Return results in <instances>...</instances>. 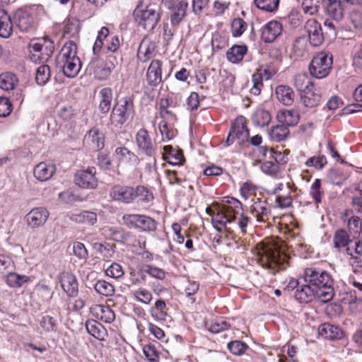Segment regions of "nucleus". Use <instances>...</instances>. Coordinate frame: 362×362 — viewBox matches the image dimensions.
I'll return each instance as SVG.
<instances>
[{"label":"nucleus","instance_id":"obj_1","mask_svg":"<svg viewBox=\"0 0 362 362\" xmlns=\"http://www.w3.org/2000/svg\"><path fill=\"white\" fill-rule=\"evenodd\" d=\"M286 250L285 243L278 237L266 238L254 247L257 263L271 274L285 269L288 264L290 257Z\"/></svg>","mask_w":362,"mask_h":362},{"label":"nucleus","instance_id":"obj_2","mask_svg":"<svg viewBox=\"0 0 362 362\" xmlns=\"http://www.w3.org/2000/svg\"><path fill=\"white\" fill-rule=\"evenodd\" d=\"M243 204L238 199L232 197H224L221 206L213 218V225L219 228L225 226V223L234 224L243 235L247 233V228L252 224V220L247 214L242 213Z\"/></svg>","mask_w":362,"mask_h":362},{"label":"nucleus","instance_id":"obj_3","mask_svg":"<svg viewBox=\"0 0 362 362\" xmlns=\"http://www.w3.org/2000/svg\"><path fill=\"white\" fill-rule=\"evenodd\" d=\"M303 279L318 293V298L322 303H327L334 296L332 276L327 271L319 267H306L303 272Z\"/></svg>","mask_w":362,"mask_h":362},{"label":"nucleus","instance_id":"obj_4","mask_svg":"<svg viewBox=\"0 0 362 362\" xmlns=\"http://www.w3.org/2000/svg\"><path fill=\"white\" fill-rule=\"evenodd\" d=\"M110 197L115 202L125 204L135 202L136 200L142 203L153 202V192L144 185H130L124 183L114 185L110 189Z\"/></svg>","mask_w":362,"mask_h":362},{"label":"nucleus","instance_id":"obj_5","mask_svg":"<svg viewBox=\"0 0 362 362\" xmlns=\"http://www.w3.org/2000/svg\"><path fill=\"white\" fill-rule=\"evenodd\" d=\"M29 59L36 64L38 68H49L46 64L54 52L53 42L47 37L32 40L29 44Z\"/></svg>","mask_w":362,"mask_h":362},{"label":"nucleus","instance_id":"obj_6","mask_svg":"<svg viewBox=\"0 0 362 362\" xmlns=\"http://www.w3.org/2000/svg\"><path fill=\"white\" fill-rule=\"evenodd\" d=\"M135 115L134 98L127 96L114 105L110 116V122L114 127H121Z\"/></svg>","mask_w":362,"mask_h":362},{"label":"nucleus","instance_id":"obj_7","mask_svg":"<svg viewBox=\"0 0 362 362\" xmlns=\"http://www.w3.org/2000/svg\"><path fill=\"white\" fill-rule=\"evenodd\" d=\"M250 131L247 125V119L244 116L239 115L230 123V129L223 146H230L237 140L239 146H243L248 141Z\"/></svg>","mask_w":362,"mask_h":362},{"label":"nucleus","instance_id":"obj_8","mask_svg":"<svg viewBox=\"0 0 362 362\" xmlns=\"http://www.w3.org/2000/svg\"><path fill=\"white\" fill-rule=\"evenodd\" d=\"M134 13L139 25L144 30L151 31L160 20L161 9L158 5L150 4L144 9L136 8Z\"/></svg>","mask_w":362,"mask_h":362},{"label":"nucleus","instance_id":"obj_9","mask_svg":"<svg viewBox=\"0 0 362 362\" xmlns=\"http://www.w3.org/2000/svg\"><path fill=\"white\" fill-rule=\"evenodd\" d=\"M123 223L129 228L142 232H153L157 229V221L144 214H126L122 216Z\"/></svg>","mask_w":362,"mask_h":362},{"label":"nucleus","instance_id":"obj_10","mask_svg":"<svg viewBox=\"0 0 362 362\" xmlns=\"http://www.w3.org/2000/svg\"><path fill=\"white\" fill-rule=\"evenodd\" d=\"M297 187L293 182H288L286 185L279 183L274 189V194L276 195L274 206L280 209H286L292 206L293 197L292 192H296Z\"/></svg>","mask_w":362,"mask_h":362},{"label":"nucleus","instance_id":"obj_11","mask_svg":"<svg viewBox=\"0 0 362 362\" xmlns=\"http://www.w3.org/2000/svg\"><path fill=\"white\" fill-rule=\"evenodd\" d=\"M250 211L257 222L266 223L267 226L275 222V217L272 216L271 207L266 199L257 198L250 206Z\"/></svg>","mask_w":362,"mask_h":362},{"label":"nucleus","instance_id":"obj_12","mask_svg":"<svg viewBox=\"0 0 362 362\" xmlns=\"http://www.w3.org/2000/svg\"><path fill=\"white\" fill-rule=\"evenodd\" d=\"M59 68H81L82 64L80 59L76 56V45L71 42L69 46L65 45L61 53L57 58Z\"/></svg>","mask_w":362,"mask_h":362},{"label":"nucleus","instance_id":"obj_13","mask_svg":"<svg viewBox=\"0 0 362 362\" xmlns=\"http://www.w3.org/2000/svg\"><path fill=\"white\" fill-rule=\"evenodd\" d=\"M95 167H88L86 169L78 170L74 175V181L77 186L83 189H95L98 186V179L95 177Z\"/></svg>","mask_w":362,"mask_h":362},{"label":"nucleus","instance_id":"obj_14","mask_svg":"<svg viewBox=\"0 0 362 362\" xmlns=\"http://www.w3.org/2000/svg\"><path fill=\"white\" fill-rule=\"evenodd\" d=\"M135 139L136 146L142 153L148 157L156 154V146L145 128L138 130L135 135Z\"/></svg>","mask_w":362,"mask_h":362},{"label":"nucleus","instance_id":"obj_15","mask_svg":"<svg viewBox=\"0 0 362 362\" xmlns=\"http://www.w3.org/2000/svg\"><path fill=\"white\" fill-rule=\"evenodd\" d=\"M49 216V212L47 209L35 207L25 215V221L28 227L35 229L44 226Z\"/></svg>","mask_w":362,"mask_h":362},{"label":"nucleus","instance_id":"obj_16","mask_svg":"<svg viewBox=\"0 0 362 362\" xmlns=\"http://www.w3.org/2000/svg\"><path fill=\"white\" fill-rule=\"evenodd\" d=\"M304 30L308 34L311 45L320 46L324 41V36L322 27L320 23L315 18H311L305 22Z\"/></svg>","mask_w":362,"mask_h":362},{"label":"nucleus","instance_id":"obj_17","mask_svg":"<svg viewBox=\"0 0 362 362\" xmlns=\"http://www.w3.org/2000/svg\"><path fill=\"white\" fill-rule=\"evenodd\" d=\"M89 310L91 316L98 322L110 324L115 320V311L107 305L95 304Z\"/></svg>","mask_w":362,"mask_h":362},{"label":"nucleus","instance_id":"obj_18","mask_svg":"<svg viewBox=\"0 0 362 362\" xmlns=\"http://www.w3.org/2000/svg\"><path fill=\"white\" fill-rule=\"evenodd\" d=\"M105 139V134L99 128L93 127L85 135L83 142L90 149L98 151L104 148Z\"/></svg>","mask_w":362,"mask_h":362},{"label":"nucleus","instance_id":"obj_19","mask_svg":"<svg viewBox=\"0 0 362 362\" xmlns=\"http://www.w3.org/2000/svg\"><path fill=\"white\" fill-rule=\"evenodd\" d=\"M256 72L252 76V87L250 93L255 95L260 94L263 87V81L272 79L276 74V69H256Z\"/></svg>","mask_w":362,"mask_h":362},{"label":"nucleus","instance_id":"obj_20","mask_svg":"<svg viewBox=\"0 0 362 362\" xmlns=\"http://www.w3.org/2000/svg\"><path fill=\"white\" fill-rule=\"evenodd\" d=\"M188 2L186 0H176L168 6L170 11V23L172 25H179L186 15Z\"/></svg>","mask_w":362,"mask_h":362},{"label":"nucleus","instance_id":"obj_21","mask_svg":"<svg viewBox=\"0 0 362 362\" xmlns=\"http://www.w3.org/2000/svg\"><path fill=\"white\" fill-rule=\"evenodd\" d=\"M14 20L16 25L22 32H28L34 28V18L27 9H18L15 13Z\"/></svg>","mask_w":362,"mask_h":362},{"label":"nucleus","instance_id":"obj_22","mask_svg":"<svg viewBox=\"0 0 362 362\" xmlns=\"http://www.w3.org/2000/svg\"><path fill=\"white\" fill-rule=\"evenodd\" d=\"M61 286L69 296H76L78 291V284L76 276L68 272H62L59 276Z\"/></svg>","mask_w":362,"mask_h":362},{"label":"nucleus","instance_id":"obj_23","mask_svg":"<svg viewBox=\"0 0 362 362\" xmlns=\"http://www.w3.org/2000/svg\"><path fill=\"white\" fill-rule=\"evenodd\" d=\"M163 159L173 165H180L185 162L183 152L181 149L175 148L170 145L163 147Z\"/></svg>","mask_w":362,"mask_h":362},{"label":"nucleus","instance_id":"obj_24","mask_svg":"<svg viewBox=\"0 0 362 362\" xmlns=\"http://www.w3.org/2000/svg\"><path fill=\"white\" fill-rule=\"evenodd\" d=\"M282 25L276 21L267 23L262 30L261 37L265 42H272L281 33Z\"/></svg>","mask_w":362,"mask_h":362},{"label":"nucleus","instance_id":"obj_25","mask_svg":"<svg viewBox=\"0 0 362 362\" xmlns=\"http://www.w3.org/2000/svg\"><path fill=\"white\" fill-rule=\"evenodd\" d=\"M318 334L322 338L332 341L341 339L344 337V332L340 327L329 323H323L320 325Z\"/></svg>","mask_w":362,"mask_h":362},{"label":"nucleus","instance_id":"obj_26","mask_svg":"<svg viewBox=\"0 0 362 362\" xmlns=\"http://www.w3.org/2000/svg\"><path fill=\"white\" fill-rule=\"evenodd\" d=\"M56 171L54 164L47 162H41L35 165L33 170L34 177L40 182L49 180Z\"/></svg>","mask_w":362,"mask_h":362},{"label":"nucleus","instance_id":"obj_27","mask_svg":"<svg viewBox=\"0 0 362 362\" xmlns=\"http://www.w3.org/2000/svg\"><path fill=\"white\" fill-rule=\"evenodd\" d=\"M86 329L91 336L99 341H105L108 335L105 327L94 319H90L86 322Z\"/></svg>","mask_w":362,"mask_h":362},{"label":"nucleus","instance_id":"obj_28","mask_svg":"<svg viewBox=\"0 0 362 362\" xmlns=\"http://www.w3.org/2000/svg\"><path fill=\"white\" fill-rule=\"evenodd\" d=\"M276 119L287 127L296 126L300 119V115L296 110H282L278 112Z\"/></svg>","mask_w":362,"mask_h":362},{"label":"nucleus","instance_id":"obj_29","mask_svg":"<svg viewBox=\"0 0 362 362\" xmlns=\"http://www.w3.org/2000/svg\"><path fill=\"white\" fill-rule=\"evenodd\" d=\"M168 310L165 301L163 299H158L149 309V313L155 320L164 322L168 315Z\"/></svg>","mask_w":362,"mask_h":362},{"label":"nucleus","instance_id":"obj_30","mask_svg":"<svg viewBox=\"0 0 362 362\" xmlns=\"http://www.w3.org/2000/svg\"><path fill=\"white\" fill-rule=\"evenodd\" d=\"M155 49V43L150 38L144 37L139 45L137 56L141 61L145 62L152 58Z\"/></svg>","mask_w":362,"mask_h":362},{"label":"nucleus","instance_id":"obj_31","mask_svg":"<svg viewBox=\"0 0 362 362\" xmlns=\"http://www.w3.org/2000/svg\"><path fill=\"white\" fill-rule=\"evenodd\" d=\"M300 98L303 104L307 107H314L317 106L321 100V95L316 92L314 86L303 90L300 94Z\"/></svg>","mask_w":362,"mask_h":362},{"label":"nucleus","instance_id":"obj_32","mask_svg":"<svg viewBox=\"0 0 362 362\" xmlns=\"http://www.w3.org/2000/svg\"><path fill=\"white\" fill-rule=\"evenodd\" d=\"M315 289L310 284L299 286L295 292V298L300 303L311 302L315 296Z\"/></svg>","mask_w":362,"mask_h":362},{"label":"nucleus","instance_id":"obj_33","mask_svg":"<svg viewBox=\"0 0 362 362\" xmlns=\"http://www.w3.org/2000/svg\"><path fill=\"white\" fill-rule=\"evenodd\" d=\"M69 219L76 223L93 226L97 222L98 216L94 211H83L78 214H71Z\"/></svg>","mask_w":362,"mask_h":362},{"label":"nucleus","instance_id":"obj_34","mask_svg":"<svg viewBox=\"0 0 362 362\" xmlns=\"http://www.w3.org/2000/svg\"><path fill=\"white\" fill-rule=\"evenodd\" d=\"M13 32V23L6 10L0 8V37L8 38Z\"/></svg>","mask_w":362,"mask_h":362},{"label":"nucleus","instance_id":"obj_35","mask_svg":"<svg viewBox=\"0 0 362 362\" xmlns=\"http://www.w3.org/2000/svg\"><path fill=\"white\" fill-rule=\"evenodd\" d=\"M251 119L255 126L263 127L269 125L272 120V115L267 110L257 108L252 115Z\"/></svg>","mask_w":362,"mask_h":362},{"label":"nucleus","instance_id":"obj_36","mask_svg":"<svg viewBox=\"0 0 362 362\" xmlns=\"http://www.w3.org/2000/svg\"><path fill=\"white\" fill-rule=\"evenodd\" d=\"M99 110L101 113L105 114L111 107L112 92L110 88H103L99 91Z\"/></svg>","mask_w":362,"mask_h":362},{"label":"nucleus","instance_id":"obj_37","mask_svg":"<svg viewBox=\"0 0 362 362\" xmlns=\"http://www.w3.org/2000/svg\"><path fill=\"white\" fill-rule=\"evenodd\" d=\"M271 157L274 159V161L267 160L261 165L262 171L269 175L276 176L279 173V164L277 161L276 156L278 154L274 149H269Z\"/></svg>","mask_w":362,"mask_h":362},{"label":"nucleus","instance_id":"obj_38","mask_svg":"<svg viewBox=\"0 0 362 362\" xmlns=\"http://www.w3.org/2000/svg\"><path fill=\"white\" fill-rule=\"evenodd\" d=\"M326 3L327 14L333 20L339 21L343 18L344 9L339 0H330Z\"/></svg>","mask_w":362,"mask_h":362},{"label":"nucleus","instance_id":"obj_39","mask_svg":"<svg viewBox=\"0 0 362 362\" xmlns=\"http://www.w3.org/2000/svg\"><path fill=\"white\" fill-rule=\"evenodd\" d=\"M276 96L279 102L285 105H291L293 102L294 93L287 86L280 85L276 88Z\"/></svg>","mask_w":362,"mask_h":362},{"label":"nucleus","instance_id":"obj_40","mask_svg":"<svg viewBox=\"0 0 362 362\" xmlns=\"http://www.w3.org/2000/svg\"><path fill=\"white\" fill-rule=\"evenodd\" d=\"M333 62L332 54L326 52H320L311 61L308 68H316L317 66L321 68H332Z\"/></svg>","mask_w":362,"mask_h":362},{"label":"nucleus","instance_id":"obj_41","mask_svg":"<svg viewBox=\"0 0 362 362\" xmlns=\"http://www.w3.org/2000/svg\"><path fill=\"white\" fill-rule=\"evenodd\" d=\"M30 281L26 275H20L15 272H9L5 276L6 284L11 288H20Z\"/></svg>","mask_w":362,"mask_h":362},{"label":"nucleus","instance_id":"obj_42","mask_svg":"<svg viewBox=\"0 0 362 362\" xmlns=\"http://www.w3.org/2000/svg\"><path fill=\"white\" fill-rule=\"evenodd\" d=\"M134 300L144 305H150L153 300V294L150 290L145 287H139L132 292Z\"/></svg>","mask_w":362,"mask_h":362},{"label":"nucleus","instance_id":"obj_43","mask_svg":"<svg viewBox=\"0 0 362 362\" xmlns=\"http://www.w3.org/2000/svg\"><path fill=\"white\" fill-rule=\"evenodd\" d=\"M288 128L283 124L272 126L269 131L270 139L276 142L285 140L289 135Z\"/></svg>","mask_w":362,"mask_h":362},{"label":"nucleus","instance_id":"obj_44","mask_svg":"<svg viewBox=\"0 0 362 362\" xmlns=\"http://www.w3.org/2000/svg\"><path fill=\"white\" fill-rule=\"evenodd\" d=\"M247 51V48L246 45H235L228 50L226 56L230 62L235 64L240 62L243 59Z\"/></svg>","mask_w":362,"mask_h":362},{"label":"nucleus","instance_id":"obj_45","mask_svg":"<svg viewBox=\"0 0 362 362\" xmlns=\"http://www.w3.org/2000/svg\"><path fill=\"white\" fill-rule=\"evenodd\" d=\"M115 153L119 156L120 160L130 165H138L139 163V157L126 147H117L115 149Z\"/></svg>","mask_w":362,"mask_h":362},{"label":"nucleus","instance_id":"obj_46","mask_svg":"<svg viewBox=\"0 0 362 362\" xmlns=\"http://www.w3.org/2000/svg\"><path fill=\"white\" fill-rule=\"evenodd\" d=\"M309 194L316 205L322 203L325 197V192L322 189V182L320 179L317 178L315 180L310 186Z\"/></svg>","mask_w":362,"mask_h":362},{"label":"nucleus","instance_id":"obj_47","mask_svg":"<svg viewBox=\"0 0 362 362\" xmlns=\"http://www.w3.org/2000/svg\"><path fill=\"white\" fill-rule=\"evenodd\" d=\"M18 83V78L15 74L7 71L0 75V88L10 90L14 88Z\"/></svg>","mask_w":362,"mask_h":362},{"label":"nucleus","instance_id":"obj_48","mask_svg":"<svg viewBox=\"0 0 362 362\" xmlns=\"http://www.w3.org/2000/svg\"><path fill=\"white\" fill-rule=\"evenodd\" d=\"M327 164V160L325 155L318 153L314 155L305 162V165L308 168H313L317 170L323 169Z\"/></svg>","mask_w":362,"mask_h":362},{"label":"nucleus","instance_id":"obj_49","mask_svg":"<svg viewBox=\"0 0 362 362\" xmlns=\"http://www.w3.org/2000/svg\"><path fill=\"white\" fill-rule=\"evenodd\" d=\"M206 326L207 329L214 334L228 330L230 327V325L223 319L211 320L206 323Z\"/></svg>","mask_w":362,"mask_h":362},{"label":"nucleus","instance_id":"obj_50","mask_svg":"<svg viewBox=\"0 0 362 362\" xmlns=\"http://www.w3.org/2000/svg\"><path fill=\"white\" fill-rule=\"evenodd\" d=\"M350 242V237L344 229H339L334 233L333 237L334 247L337 249L345 247Z\"/></svg>","mask_w":362,"mask_h":362},{"label":"nucleus","instance_id":"obj_51","mask_svg":"<svg viewBox=\"0 0 362 362\" xmlns=\"http://www.w3.org/2000/svg\"><path fill=\"white\" fill-rule=\"evenodd\" d=\"M235 76L228 69H219V83L226 90L231 88L235 83Z\"/></svg>","mask_w":362,"mask_h":362},{"label":"nucleus","instance_id":"obj_52","mask_svg":"<svg viewBox=\"0 0 362 362\" xmlns=\"http://www.w3.org/2000/svg\"><path fill=\"white\" fill-rule=\"evenodd\" d=\"M94 288L98 294L107 297L112 296L115 293L114 286L105 280L97 281L95 284Z\"/></svg>","mask_w":362,"mask_h":362},{"label":"nucleus","instance_id":"obj_53","mask_svg":"<svg viewBox=\"0 0 362 362\" xmlns=\"http://www.w3.org/2000/svg\"><path fill=\"white\" fill-rule=\"evenodd\" d=\"M262 136L259 134L255 135L252 137L249 136V139L247 142L254 146L257 147V151H259V155L257 156V160H261L266 158L267 153L269 151V149L267 146H260V144L262 143Z\"/></svg>","mask_w":362,"mask_h":362},{"label":"nucleus","instance_id":"obj_54","mask_svg":"<svg viewBox=\"0 0 362 362\" xmlns=\"http://www.w3.org/2000/svg\"><path fill=\"white\" fill-rule=\"evenodd\" d=\"M231 224L225 223V226L218 228L216 225H213L214 228L220 233H223V241L233 240L235 243H238L240 238L235 234L234 229L230 226Z\"/></svg>","mask_w":362,"mask_h":362},{"label":"nucleus","instance_id":"obj_55","mask_svg":"<svg viewBox=\"0 0 362 362\" xmlns=\"http://www.w3.org/2000/svg\"><path fill=\"white\" fill-rule=\"evenodd\" d=\"M255 6L266 12H275L279 7V0H254Z\"/></svg>","mask_w":362,"mask_h":362},{"label":"nucleus","instance_id":"obj_56","mask_svg":"<svg viewBox=\"0 0 362 362\" xmlns=\"http://www.w3.org/2000/svg\"><path fill=\"white\" fill-rule=\"evenodd\" d=\"M169 184L181 185L187 180L186 176L177 170H166L165 171Z\"/></svg>","mask_w":362,"mask_h":362},{"label":"nucleus","instance_id":"obj_57","mask_svg":"<svg viewBox=\"0 0 362 362\" xmlns=\"http://www.w3.org/2000/svg\"><path fill=\"white\" fill-rule=\"evenodd\" d=\"M294 86L302 93L303 90L313 86V82L310 81L308 76L304 73L297 75L294 78Z\"/></svg>","mask_w":362,"mask_h":362},{"label":"nucleus","instance_id":"obj_58","mask_svg":"<svg viewBox=\"0 0 362 362\" xmlns=\"http://www.w3.org/2000/svg\"><path fill=\"white\" fill-rule=\"evenodd\" d=\"M322 1H325V0H303L301 8L305 13L315 15L318 12Z\"/></svg>","mask_w":362,"mask_h":362},{"label":"nucleus","instance_id":"obj_59","mask_svg":"<svg viewBox=\"0 0 362 362\" xmlns=\"http://www.w3.org/2000/svg\"><path fill=\"white\" fill-rule=\"evenodd\" d=\"M229 351L235 356H241L248 349V345L240 340L231 341L228 344Z\"/></svg>","mask_w":362,"mask_h":362},{"label":"nucleus","instance_id":"obj_60","mask_svg":"<svg viewBox=\"0 0 362 362\" xmlns=\"http://www.w3.org/2000/svg\"><path fill=\"white\" fill-rule=\"evenodd\" d=\"M40 327L45 332H56L57 329V320L49 315H45L40 320Z\"/></svg>","mask_w":362,"mask_h":362},{"label":"nucleus","instance_id":"obj_61","mask_svg":"<svg viewBox=\"0 0 362 362\" xmlns=\"http://www.w3.org/2000/svg\"><path fill=\"white\" fill-rule=\"evenodd\" d=\"M146 269H133L129 273V280L133 285H140L146 281Z\"/></svg>","mask_w":362,"mask_h":362},{"label":"nucleus","instance_id":"obj_62","mask_svg":"<svg viewBox=\"0 0 362 362\" xmlns=\"http://www.w3.org/2000/svg\"><path fill=\"white\" fill-rule=\"evenodd\" d=\"M114 246L107 243H95L93 249L105 259L110 258L114 254Z\"/></svg>","mask_w":362,"mask_h":362},{"label":"nucleus","instance_id":"obj_63","mask_svg":"<svg viewBox=\"0 0 362 362\" xmlns=\"http://www.w3.org/2000/svg\"><path fill=\"white\" fill-rule=\"evenodd\" d=\"M199 290V284L195 281H189L185 288V293L188 300L194 303L197 300L196 295Z\"/></svg>","mask_w":362,"mask_h":362},{"label":"nucleus","instance_id":"obj_64","mask_svg":"<svg viewBox=\"0 0 362 362\" xmlns=\"http://www.w3.org/2000/svg\"><path fill=\"white\" fill-rule=\"evenodd\" d=\"M143 353L150 362H158L160 353L155 345L149 344L143 346Z\"/></svg>","mask_w":362,"mask_h":362}]
</instances>
